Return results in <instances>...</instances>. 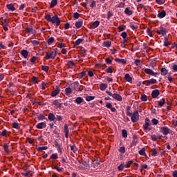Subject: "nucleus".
Returning a JSON list of instances; mask_svg holds the SVG:
<instances>
[{"label": "nucleus", "instance_id": "nucleus-6", "mask_svg": "<svg viewBox=\"0 0 177 177\" xmlns=\"http://www.w3.org/2000/svg\"><path fill=\"white\" fill-rule=\"evenodd\" d=\"M145 73L146 74H148L149 75H152L153 77H156L157 75V73H155L154 71H153L150 68H146L145 69Z\"/></svg>", "mask_w": 177, "mask_h": 177}, {"label": "nucleus", "instance_id": "nucleus-50", "mask_svg": "<svg viewBox=\"0 0 177 177\" xmlns=\"http://www.w3.org/2000/svg\"><path fill=\"white\" fill-rule=\"evenodd\" d=\"M42 150H48V147H39L38 148V151H42Z\"/></svg>", "mask_w": 177, "mask_h": 177}, {"label": "nucleus", "instance_id": "nucleus-18", "mask_svg": "<svg viewBox=\"0 0 177 177\" xmlns=\"http://www.w3.org/2000/svg\"><path fill=\"white\" fill-rule=\"evenodd\" d=\"M167 13L163 10L158 14V17H159V19H163V17H165Z\"/></svg>", "mask_w": 177, "mask_h": 177}, {"label": "nucleus", "instance_id": "nucleus-34", "mask_svg": "<svg viewBox=\"0 0 177 177\" xmlns=\"http://www.w3.org/2000/svg\"><path fill=\"white\" fill-rule=\"evenodd\" d=\"M133 164V160H129V162H126L125 168H129L131 165Z\"/></svg>", "mask_w": 177, "mask_h": 177}, {"label": "nucleus", "instance_id": "nucleus-49", "mask_svg": "<svg viewBox=\"0 0 177 177\" xmlns=\"http://www.w3.org/2000/svg\"><path fill=\"white\" fill-rule=\"evenodd\" d=\"M151 122L153 125H157V124H158V120L153 118L152 119Z\"/></svg>", "mask_w": 177, "mask_h": 177}, {"label": "nucleus", "instance_id": "nucleus-52", "mask_svg": "<svg viewBox=\"0 0 177 177\" xmlns=\"http://www.w3.org/2000/svg\"><path fill=\"white\" fill-rule=\"evenodd\" d=\"M3 149L5 150V151H6V153H8V151H9V146H8V145L6 144H4Z\"/></svg>", "mask_w": 177, "mask_h": 177}, {"label": "nucleus", "instance_id": "nucleus-45", "mask_svg": "<svg viewBox=\"0 0 177 177\" xmlns=\"http://www.w3.org/2000/svg\"><path fill=\"white\" fill-rule=\"evenodd\" d=\"M122 133L123 138H128V133L126 130H122Z\"/></svg>", "mask_w": 177, "mask_h": 177}, {"label": "nucleus", "instance_id": "nucleus-20", "mask_svg": "<svg viewBox=\"0 0 177 177\" xmlns=\"http://www.w3.org/2000/svg\"><path fill=\"white\" fill-rule=\"evenodd\" d=\"M161 131L165 135H168L169 133V129L167 127H162Z\"/></svg>", "mask_w": 177, "mask_h": 177}, {"label": "nucleus", "instance_id": "nucleus-51", "mask_svg": "<svg viewBox=\"0 0 177 177\" xmlns=\"http://www.w3.org/2000/svg\"><path fill=\"white\" fill-rule=\"evenodd\" d=\"M120 153H122V154H124L125 153V147H121L119 149Z\"/></svg>", "mask_w": 177, "mask_h": 177}, {"label": "nucleus", "instance_id": "nucleus-53", "mask_svg": "<svg viewBox=\"0 0 177 177\" xmlns=\"http://www.w3.org/2000/svg\"><path fill=\"white\" fill-rule=\"evenodd\" d=\"M90 6L92 8V9H93V8H96V1H92Z\"/></svg>", "mask_w": 177, "mask_h": 177}, {"label": "nucleus", "instance_id": "nucleus-28", "mask_svg": "<svg viewBox=\"0 0 177 177\" xmlns=\"http://www.w3.org/2000/svg\"><path fill=\"white\" fill-rule=\"evenodd\" d=\"M125 15H127V16H131L132 15V10H129V8H126L124 10Z\"/></svg>", "mask_w": 177, "mask_h": 177}, {"label": "nucleus", "instance_id": "nucleus-58", "mask_svg": "<svg viewBox=\"0 0 177 177\" xmlns=\"http://www.w3.org/2000/svg\"><path fill=\"white\" fill-rule=\"evenodd\" d=\"M156 2H157L159 5H162V3H165V0H156Z\"/></svg>", "mask_w": 177, "mask_h": 177}, {"label": "nucleus", "instance_id": "nucleus-31", "mask_svg": "<svg viewBox=\"0 0 177 177\" xmlns=\"http://www.w3.org/2000/svg\"><path fill=\"white\" fill-rule=\"evenodd\" d=\"M85 75H86V72L83 71V72L80 73L78 76L79 80L84 78V77H85Z\"/></svg>", "mask_w": 177, "mask_h": 177}, {"label": "nucleus", "instance_id": "nucleus-46", "mask_svg": "<svg viewBox=\"0 0 177 177\" xmlns=\"http://www.w3.org/2000/svg\"><path fill=\"white\" fill-rule=\"evenodd\" d=\"M73 85H74L73 88H74L75 91L76 89H78V86H79V85H80V83H78V82H75L73 83Z\"/></svg>", "mask_w": 177, "mask_h": 177}, {"label": "nucleus", "instance_id": "nucleus-38", "mask_svg": "<svg viewBox=\"0 0 177 177\" xmlns=\"http://www.w3.org/2000/svg\"><path fill=\"white\" fill-rule=\"evenodd\" d=\"M41 68H42L43 71H45L46 73L49 72V66H42Z\"/></svg>", "mask_w": 177, "mask_h": 177}, {"label": "nucleus", "instance_id": "nucleus-27", "mask_svg": "<svg viewBox=\"0 0 177 177\" xmlns=\"http://www.w3.org/2000/svg\"><path fill=\"white\" fill-rule=\"evenodd\" d=\"M103 45L105 48H110L111 46V41H106L103 43Z\"/></svg>", "mask_w": 177, "mask_h": 177}, {"label": "nucleus", "instance_id": "nucleus-19", "mask_svg": "<svg viewBox=\"0 0 177 177\" xmlns=\"http://www.w3.org/2000/svg\"><path fill=\"white\" fill-rule=\"evenodd\" d=\"M7 8L8 9V10H10L11 12H15V10H16V8H15V6L12 3L8 4Z\"/></svg>", "mask_w": 177, "mask_h": 177}, {"label": "nucleus", "instance_id": "nucleus-33", "mask_svg": "<svg viewBox=\"0 0 177 177\" xmlns=\"http://www.w3.org/2000/svg\"><path fill=\"white\" fill-rule=\"evenodd\" d=\"M55 169H56L57 171H58V172H63L64 171V168L63 167H59V166H55L54 167Z\"/></svg>", "mask_w": 177, "mask_h": 177}, {"label": "nucleus", "instance_id": "nucleus-39", "mask_svg": "<svg viewBox=\"0 0 177 177\" xmlns=\"http://www.w3.org/2000/svg\"><path fill=\"white\" fill-rule=\"evenodd\" d=\"M82 41H84V39H78L77 40L75 41V45L76 46H78V45H80V44L82 42Z\"/></svg>", "mask_w": 177, "mask_h": 177}, {"label": "nucleus", "instance_id": "nucleus-26", "mask_svg": "<svg viewBox=\"0 0 177 177\" xmlns=\"http://www.w3.org/2000/svg\"><path fill=\"white\" fill-rule=\"evenodd\" d=\"M48 120H50V121H55V120H56V116H55L53 113H49Z\"/></svg>", "mask_w": 177, "mask_h": 177}, {"label": "nucleus", "instance_id": "nucleus-62", "mask_svg": "<svg viewBox=\"0 0 177 177\" xmlns=\"http://www.w3.org/2000/svg\"><path fill=\"white\" fill-rule=\"evenodd\" d=\"M106 73L111 74V73H113V69L111 68H108L106 69Z\"/></svg>", "mask_w": 177, "mask_h": 177}, {"label": "nucleus", "instance_id": "nucleus-1", "mask_svg": "<svg viewBox=\"0 0 177 177\" xmlns=\"http://www.w3.org/2000/svg\"><path fill=\"white\" fill-rule=\"evenodd\" d=\"M45 19L47 21L52 23L53 24H56L57 27L60 26V19H59L57 15L51 17L50 15L47 14L45 15Z\"/></svg>", "mask_w": 177, "mask_h": 177}, {"label": "nucleus", "instance_id": "nucleus-64", "mask_svg": "<svg viewBox=\"0 0 177 177\" xmlns=\"http://www.w3.org/2000/svg\"><path fill=\"white\" fill-rule=\"evenodd\" d=\"M173 176L174 177H177V171L176 170L173 171Z\"/></svg>", "mask_w": 177, "mask_h": 177}, {"label": "nucleus", "instance_id": "nucleus-41", "mask_svg": "<svg viewBox=\"0 0 177 177\" xmlns=\"http://www.w3.org/2000/svg\"><path fill=\"white\" fill-rule=\"evenodd\" d=\"M139 154L140 156H146L145 149L143 148L141 150L139 151Z\"/></svg>", "mask_w": 177, "mask_h": 177}, {"label": "nucleus", "instance_id": "nucleus-5", "mask_svg": "<svg viewBox=\"0 0 177 177\" xmlns=\"http://www.w3.org/2000/svg\"><path fill=\"white\" fill-rule=\"evenodd\" d=\"M157 82V80L156 79H151L146 81H144L142 82L143 85H146L147 86H149V85H153V84H156Z\"/></svg>", "mask_w": 177, "mask_h": 177}, {"label": "nucleus", "instance_id": "nucleus-47", "mask_svg": "<svg viewBox=\"0 0 177 177\" xmlns=\"http://www.w3.org/2000/svg\"><path fill=\"white\" fill-rule=\"evenodd\" d=\"M151 153H152V156H157V149H152L151 150Z\"/></svg>", "mask_w": 177, "mask_h": 177}, {"label": "nucleus", "instance_id": "nucleus-13", "mask_svg": "<svg viewBox=\"0 0 177 177\" xmlns=\"http://www.w3.org/2000/svg\"><path fill=\"white\" fill-rule=\"evenodd\" d=\"M21 55L24 57V59H27V57H28V51L27 50H22L21 51Z\"/></svg>", "mask_w": 177, "mask_h": 177}, {"label": "nucleus", "instance_id": "nucleus-9", "mask_svg": "<svg viewBox=\"0 0 177 177\" xmlns=\"http://www.w3.org/2000/svg\"><path fill=\"white\" fill-rule=\"evenodd\" d=\"M151 96L153 99H156V97H158L160 96V91L158 90H154L151 93Z\"/></svg>", "mask_w": 177, "mask_h": 177}, {"label": "nucleus", "instance_id": "nucleus-61", "mask_svg": "<svg viewBox=\"0 0 177 177\" xmlns=\"http://www.w3.org/2000/svg\"><path fill=\"white\" fill-rule=\"evenodd\" d=\"M118 169L119 171H124V166L122 165V164H121L120 166H118Z\"/></svg>", "mask_w": 177, "mask_h": 177}, {"label": "nucleus", "instance_id": "nucleus-40", "mask_svg": "<svg viewBox=\"0 0 177 177\" xmlns=\"http://www.w3.org/2000/svg\"><path fill=\"white\" fill-rule=\"evenodd\" d=\"M151 139H152V140H153V142H156V140H157V139H161V137H158L157 136H156V135H152L151 136Z\"/></svg>", "mask_w": 177, "mask_h": 177}, {"label": "nucleus", "instance_id": "nucleus-15", "mask_svg": "<svg viewBox=\"0 0 177 177\" xmlns=\"http://www.w3.org/2000/svg\"><path fill=\"white\" fill-rule=\"evenodd\" d=\"M59 93H60V90L57 88L56 90H54L51 93V96H52V97H55V96H57V95H59Z\"/></svg>", "mask_w": 177, "mask_h": 177}, {"label": "nucleus", "instance_id": "nucleus-4", "mask_svg": "<svg viewBox=\"0 0 177 177\" xmlns=\"http://www.w3.org/2000/svg\"><path fill=\"white\" fill-rule=\"evenodd\" d=\"M131 120L132 122H138L139 121V112L138 111L133 113Z\"/></svg>", "mask_w": 177, "mask_h": 177}, {"label": "nucleus", "instance_id": "nucleus-59", "mask_svg": "<svg viewBox=\"0 0 177 177\" xmlns=\"http://www.w3.org/2000/svg\"><path fill=\"white\" fill-rule=\"evenodd\" d=\"M73 17H74V19H79V17H80V14H79L78 12H75V13L73 14Z\"/></svg>", "mask_w": 177, "mask_h": 177}, {"label": "nucleus", "instance_id": "nucleus-11", "mask_svg": "<svg viewBox=\"0 0 177 177\" xmlns=\"http://www.w3.org/2000/svg\"><path fill=\"white\" fill-rule=\"evenodd\" d=\"M3 28L5 31H8V26H9V23L6 20H3L1 21Z\"/></svg>", "mask_w": 177, "mask_h": 177}, {"label": "nucleus", "instance_id": "nucleus-60", "mask_svg": "<svg viewBox=\"0 0 177 177\" xmlns=\"http://www.w3.org/2000/svg\"><path fill=\"white\" fill-rule=\"evenodd\" d=\"M127 35H127V32H122L121 33V37H123L124 39L127 38Z\"/></svg>", "mask_w": 177, "mask_h": 177}, {"label": "nucleus", "instance_id": "nucleus-36", "mask_svg": "<svg viewBox=\"0 0 177 177\" xmlns=\"http://www.w3.org/2000/svg\"><path fill=\"white\" fill-rule=\"evenodd\" d=\"M82 97H78L77 98H76L75 102L76 103H77V104H81V103H82Z\"/></svg>", "mask_w": 177, "mask_h": 177}, {"label": "nucleus", "instance_id": "nucleus-25", "mask_svg": "<svg viewBox=\"0 0 177 177\" xmlns=\"http://www.w3.org/2000/svg\"><path fill=\"white\" fill-rule=\"evenodd\" d=\"M158 104L159 107H162V106H164V104H165V99L162 98L160 101H158Z\"/></svg>", "mask_w": 177, "mask_h": 177}, {"label": "nucleus", "instance_id": "nucleus-48", "mask_svg": "<svg viewBox=\"0 0 177 177\" xmlns=\"http://www.w3.org/2000/svg\"><path fill=\"white\" fill-rule=\"evenodd\" d=\"M141 100L142 102H147V96H146V95H142L141 96Z\"/></svg>", "mask_w": 177, "mask_h": 177}, {"label": "nucleus", "instance_id": "nucleus-10", "mask_svg": "<svg viewBox=\"0 0 177 177\" xmlns=\"http://www.w3.org/2000/svg\"><path fill=\"white\" fill-rule=\"evenodd\" d=\"M36 128L37 129H44V128H46V123L45 122H41L36 125Z\"/></svg>", "mask_w": 177, "mask_h": 177}, {"label": "nucleus", "instance_id": "nucleus-30", "mask_svg": "<svg viewBox=\"0 0 177 177\" xmlns=\"http://www.w3.org/2000/svg\"><path fill=\"white\" fill-rule=\"evenodd\" d=\"M107 88V85L106 84H101L100 85V89L101 91H106V88Z\"/></svg>", "mask_w": 177, "mask_h": 177}, {"label": "nucleus", "instance_id": "nucleus-14", "mask_svg": "<svg viewBox=\"0 0 177 177\" xmlns=\"http://www.w3.org/2000/svg\"><path fill=\"white\" fill-rule=\"evenodd\" d=\"M65 93H66V96H70V95H71L73 93V89H71V88H70V87H67L65 89Z\"/></svg>", "mask_w": 177, "mask_h": 177}, {"label": "nucleus", "instance_id": "nucleus-55", "mask_svg": "<svg viewBox=\"0 0 177 177\" xmlns=\"http://www.w3.org/2000/svg\"><path fill=\"white\" fill-rule=\"evenodd\" d=\"M51 158H52L53 160H56V159H57V158H58L57 154V153H53V154H52V155H51Z\"/></svg>", "mask_w": 177, "mask_h": 177}, {"label": "nucleus", "instance_id": "nucleus-12", "mask_svg": "<svg viewBox=\"0 0 177 177\" xmlns=\"http://www.w3.org/2000/svg\"><path fill=\"white\" fill-rule=\"evenodd\" d=\"M115 62L120 63V64H127V61L124 59L115 58Z\"/></svg>", "mask_w": 177, "mask_h": 177}, {"label": "nucleus", "instance_id": "nucleus-29", "mask_svg": "<svg viewBox=\"0 0 177 177\" xmlns=\"http://www.w3.org/2000/svg\"><path fill=\"white\" fill-rule=\"evenodd\" d=\"M161 75H167L168 74V71L165 68H162L160 70Z\"/></svg>", "mask_w": 177, "mask_h": 177}, {"label": "nucleus", "instance_id": "nucleus-22", "mask_svg": "<svg viewBox=\"0 0 177 177\" xmlns=\"http://www.w3.org/2000/svg\"><path fill=\"white\" fill-rule=\"evenodd\" d=\"M10 132L7 131L6 129L3 130V131L1 133V136L3 137L6 138L8 136H9Z\"/></svg>", "mask_w": 177, "mask_h": 177}, {"label": "nucleus", "instance_id": "nucleus-35", "mask_svg": "<svg viewBox=\"0 0 177 177\" xmlns=\"http://www.w3.org/2000/svg\"><path fill=\"white\" fill-rule=\"evenodd\" d=\"M57 5V0H52L51 3H50V7L55 8V6Z\"/></svg>", "mask_w": 177, "mask_h": 177}, {"label": "nucleus", "instance_id": "nucleus-54", "mask_svg": "<svg viewBox=\"0 0 177 177\" xmlns=\"http://www.w3.org/2000/svg\"><path fill=\"white\" fill-rule=\"evenodd\" d=\"M71 150L73 151V153H75L77 151V147L74 145L71 146Z\"/></svg>", "mask_w": 177, "mask_h": 177}, {"label": "nucleus", "instance_id": "nucleus-23", "mask_svg": "<svg viewBox=\"0 0 177 177\" xmlns=\"http://www.w3.org/2000/svg\"><path fill=\"white\" fill-rule=\"evenodd\" d=\"M64 128L65 132V137L67 138H68V126H67V124H65Z\"/></svg>", "mask_w": 177, "mask_h": 177}, {"label": "nucleus", "instance_id": "nucleus-32", "mask_svg": "<svg viewBox=\"0 0 177 177\" xmlns=\"http://www.w3.org/2000/svg\"><path fill=\"white\" fill-rule=\"evenodd\" d=\"M75 27L76 28H81L82 27V21H77L75 23Z\"/></svg>", "mask_w": 177, "mask_h": 177}, {"label": "nucleus", "instance_id": "nucleus-16", "mask_svg": "<svg viewBox=\"0 0 177 177\" xmlns=\"http://www.w3.org/2000/svg\"><path fill=\"white\" fill-rule=\"evenodd\" d=\"M99 24H100V21H95L91 26V28L95 29L97 28V27H99Z\"/></svg>", "mask_w": 177, "mask_h": 177}, {"label": "nucleus", "instance_id": "nucleus-24", "mask_svg": "<svg viewBox=\"0 0 177 177\" xmlns=\"http://www.w3.org/2000/svg\"><path fill=\"white\" fill-rule=\"evenodd\" d=\"M124 78L127 82H132V77L129 75V74H126L124 75Z\"/></svg>", "mask_w": 177, "mask_h": 177}, {"label": "nucleus", "instance_id": "nucleus-8", "mask_svg": "<svg viewBox=\"0 0 177 177\" xmlns=\"http://www.w3.org/2000/svg\"><path fill=\"white\" fill-rule=\"evenodd\" d=\"M157 34H158V35H165V34H167V30L164 28H160L157 30Z\"/></svg>", "mask_w": 177, "mask_h": 177}, {"label": "nucleus", "instance_id": "nucleus-43", "mask_svg": "<svg viewBox=\"0 0 177 177\" xmlns=\"http://www.w3.org/2000/svg\"><path fill=\"white\" fill-rule=\"evenodd\" d=\"M32 82H33V84H38V79L37 78V77L33 76L32 77Z\"/></svg>", "mask_w": 177, "mask_h": 177}, {"label": "nucleus", "instance_id": "nucleus-17", "mask_svg": "<svg viewBox=\"0 0 177 177\" xmlns=\"http://www.w3.org/2000/svg\"><path fill=\"white\" fill-rule=\"evenodd\" d=\"M67 66L69 68H74V67H75V63L73 61H69L67 63Z\"/></svg>", "mask_w": 177, "mask_h": 177}, {"label": "nucleus", "instance_id": "nucleus-56", "mask_svg": "<svg viewBox=\"0 0 177 177\" xmlns=\"http://www.w3.org/2000/svg\"><path fill=\"white\" fill-rule=\"evenodd\" d=\"M165 41L164 42V46H169V43L167 41L168 39L167 37L165 38Z\"/></svg>", "mask_w": 177, "mask_h": 177}, {"label": "nucleus", "instance_id": "nucleus-2", "mask_svg": "<svg viewBox=\"0 0 177 177\" xmlns=\"http://www.w3.org/2000/svg\"><path fill=\"white\" fill-rule=\"evenodd\" d=\"M56 50H57V48H56L55 51L46 53L45 59H46L47 60H49V59H52L53 60L55 59V57H56L57 55V52Z\"/></svg>", "mask_w": 177, "mask_h": 177}, {"label": "nucleus", "instance_id": "nucleus-44", "mask_svg": "<svg viewBox=\"0 0 177 177\" xmlns=\"http://www.w3.org/2000/svg\"><path fill=\"white\" fill-rule=\"evenodd\" d=\"M93 99H95V97H93V96H87L86 97V102H91V100H93Z\"/></svg>", "mask_w": 177, "mask_h": 177}, {"label": "nucleus", "instance_id": "nucleus-37", "mask_svg": "<svg viewBox=\"0 0 177 177\" xmlns=\"http://www.w3.org/2000/svg\"><path fill=\"white\" fill-rule=\"evenodd\" d=\"M12 127L13 128H15V129H20V125L19 124V123L17 122H14L12 124Z\"/></svg>", "mask_w": 177, "mask_h": 177}, {"label": "nucleus", "instance_id": "nucleus-7", "mask_svg": "<svg viewBox=\"0 0 177 177\" xmlns=\"http://www.w3.org/2000/svg\"><path fill=\"white\" fill-rule=\"evenodd\" d=\"M149 127H150V120H149V118H146L143 128L145 131H150L151 129L149 128Z\"/></svg>", "mask_w": 177, "mask_h": 177}, {"label": "nucleus", "instance_id": "nucleus-21", "mask_svg": "<svg viewBox=\"0 0 177 177\" xmlns=\"http://www.w3.org/2000/svg\"><path fill=\"white\" fill-rule=\"evenodd\" d=\"M53 104H54V106H55V109H62V104L58 102L57 100H55L53 102Z\"/></svg>", "mask_w": 177, "mask_h": 177}, {"label": "nucleus", "instance_id": "nucleus-3", "mask_svg": "<svg viewBox=\"0 0 177 177\" xmlns=\"http://www.w3.org/2000/svg\"><path fill=\"white\" fill-rule=\"evenodd\" d=\"M106 93H107L109 96H112V97L115 100H118V102H122V97H121V95H120L119 94H117V93L113 94L110 91H106Z\"/></svg>", "mask_w": 177, "mask_h": 177}, {"label": "nucleus", "instance_id": "nucleus-63", "mask_svg": "<svg viewBox=\"0 0 177 177\" xmlns=\"http://www.w3.org/2000/svg\"><path fill=\"white\" fill-rule=\"evenodd\" d=\"M173 70H174V71H177V65L176 64L173 65Z\"/></svg>", "mask_w": 177, "mask_h": 177}, {"label": "nucleus", "instance_id": "nucleus-57", "mask_svg": "<svg viewBox=\"0 0 177 177\" xmlns=\"http://www.w3.org/2000/svg\"><path fill=\"white\" fill-rule=\"evenodd\" d=\"M118 8H124L125 6V3H120L118 6Z\"/></svg>", "mask_w": 177, "mask_h": 177}, {"label": "nucleus", "instance_id": "nucleus-42", "mask_svg": "<svg viewBox=\"0 0 177 177\" xmlns=\"http://www.w3.org/2000/svg\"><path fill=\"white\" fill-rule=\"evenodd\" d=\"M54 41H55V38H53V37L49 38V39H48V45H50V44H53Z\"/></svg>", "mask_w": 177, "mask_h": 177}]
</instances>
